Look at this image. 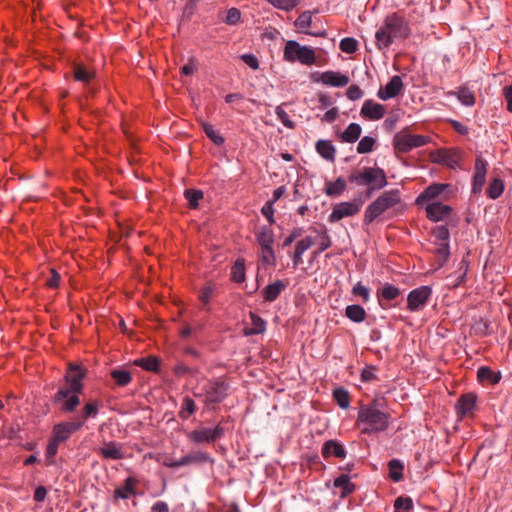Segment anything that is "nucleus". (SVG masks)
<instances>
[{
    "instance_id": "19",
    "label": "nucleus",
    "mask_w": 512,
    "mask_h": 512,
    "mask_svg": "<svg viewBox=\"0 0 512 512\" xmlns=\"http://www.w3.org/2000/svg\"><path fill=\"white\" fill-rule=\"evenodd\" d=\"M318 81L331 87H344L349 83V77L336 71H325L319 76Z\"/></svg>"
},
{
    "instance_id": "50",
    "label": "nucleus",
    "mask_w": 512,
    "mask_h": 512,
    "mask_svg": "<svg viewBox=\"0 0 512 512\" xmlns=\"http://www.w3.org/2000/svg\"><path fill=\"white\" fill-rule=\"evenodd\" d=\"M260 259L265 266H274L276 263V256L273 247L261 248Z\"/></svg>"
},
{
    "instance_id": "23",
    "label": "nucleus",
    "mask_w": 512,
    "mask_h": 512,
    "mask_svg": "<svg viewBox=\"0 0 512 512\" xmlns=\"http://www.w3.org/2000/svg\"><path fill=\"white\" fill-rule=\"evenodd\" d=\"M317 153L329 162H334L336 159V148L330 140H318L315 145Z\"/></svg>"
},
{
    "instance_id": "26",
    "label": "nucleus",
    "mask_w": 512,
    "mask_h": 512,
    "mask_svg": "<svg viewBox=\"0 0 512 512\" xmlns=\"http://www.w3.org/2000/svg\"><path fill=\"white\" fill-rule=\"evenodd\" d=\"M285 288H286V284L282 280H277V281L267 285L262 290V295H263L264 300L267 302L275 301Z\"/></svg>"
},
{
    "instance_id": "58",
    "label": "nucleus",
    "mask_w": 512,
    "mask_h": 512,
    "mask_svg": "<svg viewBox=\"0 0 512 512\" xmlns=\"http://www.w3.org/2000/svg\"><path fill=\"white\" fill-rule=\"evenodd\" d=\"M214 292V286L209 283L206 284L199 293V299L202 302L203 306H206L210 303V300L212 298Z\"/></svg>"
},
{
    "instance_id": "52",
    "label": "nucleus",
    "mask_w": 512,
    "mask_h": 512,
    "mask_svg": "<svg viewBox=\"0 0 512 512\" xmlns=\"http://www.w3.org/2000/svg\"><path fill=\"white\" fill-rule=\"evenodd\" d=\"M60 442L56 441L52 437L50 438L47 447H46V459H47V465H52L54 463V457L56 456L58 452Z\"/></svg>"
},
{
    "instance_id": "35",
    "label": "nucleus",
    "mask_w": 512,
    "mask_h": 512,
    "mask_svg": "<svg viewBox=\"0 0 512 512\" xmlns=\"http://www.w3.org/2000/svg\"><path fill=\"white\" fill-rule=\"evenodd\" d=\"M345 316L354 323H361L366 319L367 314L362 306L352 304L345 308Z\"/></svg>"
},
{
    "instance_id": "39",
    "label": "nucleus",
    "mask_w": 512,
    "mask_h": 512,
    "mask_svg": "<svg viewBox=\"0 0 512 512\" xmlns=\"http://www.w3.org/2000/svg\"><path fill=\"white\" fill-rule=\"evenodd\" d=\"M389 467V477L394 482H399L403 478V470L404 465L403 463L398 459H392L388 463Z\"/></svg>"
},
{
    "instance_id": "33",
    "label": "nucleus",
    "mask_w": 512,
    "mask_h": 512,
    "mask_svg": "<svg viewBox=\"0 0 512 512\" xmlns=\"http://www.w3.org/2000/svg\"><path fill=\"white\" fill-rule=\"evenodd\" d=\"M400 289L390 283H385L377 290V298L379 302L382 300L392 301L400 295Z\"/></svg>"
},
{
    "instance_id": "61",
    "label": "nucleus",
    "mask_w": 512,
    "mask_h": 512,
    "mask_svg": "<svg viewBox=\"0 0 512 512\" xmlns=\"http://www.w3.org/2000/svg\"><path fill=\"white\" fill-rule=\"evenodd\" d=\"M240 19H241L240 10L233 7L227 11L224 22L228 25H235L240 21Z\"/></svg>"
},
{
    "instance_id": "63",
    "label": "nucleus",
    "mask_w": 512,
    "mask_h": 512,
    "mask_svg": "<svg viewBox=\"0 0 512 512\" xmlns=\"http://www.w3.org/2000/svg\"><path fill=\"white\" fill-rule=\"evenodd\" d=\"M375 372H376V368L374 366L365 367L361 372L362 382H370L372 380L377 379Z\"/></svg>"
},
{
    "instance_id": "29",
    "label": "nucleus",
    "mask_w": 512,
    "mask_h": 512,
    "mask_svg": "<svg viewBox=\"0 0 512 512\" xmlns=\"http://www.w3.org/2000/svg\"><path fill=\"white\" fill-rule=\"evenodd\" d=\"M334 487L341 489L340 495L342 498L349 496L356 489L355 484L351 482L350 476L347 474H342L339 477H337L334 480Z\"/></svg>"
},
{
    "instance_id": "53",
    "label": "nucleus",
    "mask_w": 512,
    "mask_h": 512,
    "mask_svg": "<svg viewBox=\"0 0 512 512\" xmlns=\"http://www.w3.org/2000/svg\"><path fill=\"white\" fill-rule=\"evenodd\" d=\"M413 508V502L409 497H398L394 502V512H407Z\"/></svg>"
},
{
    "instance_id": "3",
    "label": "nucleus",
    "mask_w": 512,
    "mask_h": 512,
    "mask_svg": "<svg viewBox=\"0 0 512 512\" xmlns=\"http://www.w3.org/2000/svg\"><path fill=\"white\" fill-rule=\"evenodd\" d=\"M411 34L409 22L398 13L386 16L383 24L375 33V44L379 50L391 46L395 39H406Z\"/></svg>"
},
{
    "instance_id": "57",
    "label": "nucleus",
    "mask_w": 512,
    "mask_h": 512,
    "mask_svg": "<svg viewBox=\"0 0 512 512\" xmlns=\"http://www.w3.org/2000/svg\"><path fill=\"white\" fill-rule=\"evenodd\" d=\"M99 407L96 402H88L85 404V406L82 409V419L85 421L89 417H96L98 414Z\"/></svg>"
},
{
    "instance_id": "22",
    "label": "nucleus",
    "mask_w": 512,
    "mask_h": 512,
    "mask_svg": "<svg viewBox=\"0 0 512 512\" xmlns=\"http://www.w3.org/2000/svg\"><path fill=\"white\" fill-rule=\"evenodd\" d=\"M476 396L473 393L463 394L456 404V412L460 418L470 413L476 404Z\"/></svg>"
},
{
    "instance_id": "5",
    "label": "nucleus",
    "mask_w": 512,
    "mask_h": 512,
    "mask_svg": "<svg viewBox=\"0 0 512 512\" xmlns=\"http://www.w3.org/2000/svg\"><path fill=\"white\" fill-rule=\"evenodd\" d=\"M401 201L400 191L391 189L382 193L373 202H371L364 213V223L371 224L375 219L383 215L389 209L398 205Z\"/></svg>"
},
{
    "instance_id": "31",
    "label": "nucleus",
    "mask_w": 512,
    "mask_h": 512,
    "mask_svg": "<svg viewBox=\"0 0 512 512\" xmlns=\"http://www.w3.org/2000/svg\"><path fill=\"white\" fill-rule=\"evenodd\" d=\"M505 184L504 181L499 177L491 178L488 187L486 189V195L489 199L496 200L504 192Z\"/></svg>"
},
{
    "instance_id": "14",
    "label": "nucleus",
    "mask_w": 512,
    "mask_h": 512,
    "mask_svg": "<svg viewBox=\"0 0 512 512\" xmlns=\"http://www.w3.org/2000/svg\"><path fill=\"white\" fill-rule=\"evenodd\" d=\"M228 394V385L221 380L211 382L205 387V400L207 404L219 403Z\"/></svg>"
},
{
    "instance_id": "30",
    "label": "nucleus",
    "mask_w": 512,
    "mask_h": 512,
    "mask_svg": "<svg viewBox=\"0 0 512 512\" xmlns=\"http://www.w3.org/2000/svg\"><path fill=\"white\" fill-rule=\"evenodd\" d=\"M230 279L236 283H243L246 279L245 260L237 258L231 267Z\"/></svg>"
},
{
    "instance_id": "4",
    "label": "nucleus",
    "mask_w": 512,
    "mask_h": 512,
    "mask_svg": "<svg viewBox=\"0 0 512 512\" xmlns=\"http://www.w3.org/2000/svg\"><path fill=\"white\" fill-rule=\"evenodd\" d=\"M349 181L358 186H366L370 193L381 190L388 184L385 171L377 166L353 171L349 175Z\"/></svg>"
},
{
    "instance_id": "47",
    "label": "nucleus",
    "mask_w": 512,
    "mask_h": 512,
    "mask_svg": "<svg viewBox=\"0 0 512 512\" xmlns=\"http://www.w3.org/2000/svg\"><path fill=\"white\" fill-rule=\"evenodd\" d=\"M431 233L435 243L449 242L450 233L446 226H436Z\"/></svg>"
},
{
    "instance_id": "62",
    "label": "nucleus",
    "mask_w": 512,
    "mask_h": 512,
    "mask_svg": "<svg viewBox=\"0 0 512 512\" xmlns=\"http://www.w3.org/2000/svg\"><path fill=\"white\" fill-rule=\"evenodd\" d=\"M363 95V90L358 85L355 84L350 85L346 90V96L351 101L359 100L363 97Z\"/></svg>"
},
{
    "instance_id": "17",
    "label": "nucleus",
    "mask_w": 512,
    "mask_h": 512,
    "mask_svg": "<svg viewBox=\"0 0 512 512\" xmlns=\"http://www.w3.org/2000/svg\"><path fill=\"white\" fill-rule=\"evenodd\" d=\"M426 216L429 220L434 222L443 221L450 216L452 208L449 205L440 202L428 203L425 207Z\"/></svg>"
},
{
    "instance_id": "48",
    "label": "nucleus",
    "mask_w": 512,
    "mask_h": 512,
    "mask_svg": "<svg viewBox=\"0 0 512 512\" xmlns=\"http://www.w3.org/2000/svg\"><path fill=\"white\" fill-rule=\"evenodd\" d=\"M458 100L465 106H473L475 104V96L468 88H460L457 92Z\"/></svg>"
},
{
    "instance_id": "41",
    "label": "nucleus",
    "mask_w": 512,
    "mask_h": 512,
    "mask_svg": "<svg viewBox=\"0 0 512 512\" xmlns=\"http://www.w3.org/2000/svg\"><path fill=\"white\" fill-rule=\"evenodd\" d=\"M207 459H208V456L206 453H203V452L191 453V454L182 456L180 459H178V464H179V467H183V466H188L193 463L204 462Z\"/></svg>"
},
{
    "instance_id": "25",
    "label": "nucleus",
    "mask_w": 512,
    "mask_h": 512,
    "mask_svg": "<svg viewBox=\"0 0 512 512\" xmlns=\"http://www.w3.org/2000/svg\"><path fill=\"white\" fill-rule=\"evenodd\" d=\"M311 230H313L317 234L316 241L318 248L315 251H313V257L315 258L319 254L330 248L332 245V241L325 227H322L320 230L316 228H312Z\"/></svg>"
},
{
    "instance_id": "51",
    "label": "nucleus",
    "mask_w": 512,
    "mask_h": 512,
    "mask_svg": "<svg viewBox=\"0 0 512 512\" xmlns=\"http://www.w3.org/2000/svg\"><path fill=\"white\" fill-rule=\"evenodd\" d=\"M272 6L284 11H291L298 5V0H266Z\"/></svg>"
},
{
    "instance_id": "45",
    "label": "nucleus",
    "mask_w": 512,
    "mask_h": 512,
    "mask_svg": "<svg viewBox=\"0 0 512 512\" xmlns=\"http://www.w3.org/2000/svg\"><path fill=\"white\" fill-rule=\"evenodd\" d=\"M196 411V405L192 398L186 396L182 400L179 416L182 419H188Z\"/></svg>"
},
{
    "instance_id": "20",
    "label": "nucleus",
    "mask_w": 512,
    "mask_h": 512,
    "mask_svg": "<svg viewBox=\"0 0 512 512\" xmlns=\"http://www.w3.org/2000/svg\"><path fill=\"white\" fill-rule=\"evenodd\" d=\"M138 483L139 481L135 477L126 478L123 485L114 490V499H128L134 496Z\"/></svg>"
},
{
    "instance_id": "27",
    "label": "nucleus",
    "mask_w": 512,
    "mask_h": 512,
    "mask_svg": "<svg viewBox=\"0 0 512 512\" xmlns=\"http://www.w3.org/2000/svg\"><path fill=\"white\" fill-rule=\"evenodd\" d=\"M250 326H246L243 329V333L245 336L257 335L261 334L266 329V322L255 313H250Z\"/></svg>"
},
{
    "instance_id": "10",
    "label": "nucleus",
    "mask_w": 512,
    "mask_h": 512,
    "mask_svg": "<svg viewBox=\"0 0 512 512\" xmlns=\"http://www.w3.org/2000/svg\"><path fill=\"white\" fill-rule=\"evenodd\" d=\"M488 170V162L481 156L475 159L474 171L471 181V193L478 195L482 192L486 183V175Z\"/></svg>"
},
{
    "instance_id": "13",
    "label": "nucleus",
    "mask_w": 512,
    "mask_h": 512,
    "mask_svg": "<svg viewBox=\"0 0 512 512\" xmlns=\"http://www.w3.org/2000/svg\"><path fill=\"white\" fill-rule=\"evenodd\" d=\"M83 425L84 421L79 419L59 423L53 427L52 438L60 443L64 442Z\"/></svg>"
},
{
    "instance_id": "36",
    "label": "nucleus",
    "mask_w": 512,
    "mask_h": 512,
    "mask_svg": "<svg viewBox=\"0 0 512 512\" xmlns=\"http://www.w3.org/2000/svg\"><path fill=\"white\" fill-rule=\"evenodd\" d=\"M346 189V182L343 178L339 177L335 181L327 182L324 192L327 196L335 197L341 195Z\"/></svg>"
},
{
    "instance_id": "24",
    "label": "nucleus",
    "mask_w": 512,
    "mask_h": 512,
    "mask_svg": "<svg viewBox=\"0 0 512 512\" xmlns=\"http://www.w3.org/2000/svg\"><path fill=\"white\" fill-rule=\"evenodd\" d=\"M362 133V127L358 123H350L343 132L339 133L338 139L342 143L356 142Z\"/></svg>"
},
{
    "instance_id": "60",
    "label": "nucleus",
    "mask_w": 512,
    "mask_h": 512,
    "mask_svg": "<svg viewBox=\"0 0 512 512\" xmlns=\"http://www.w3.org/2000/svg\"><path fill=\"white\" fill-rule=\"evenodd\" d=\"M314 243L315 241L311 236H306L296 243L294 250L298 253L304 254Z\"/></svg>"
},
{
    "instance_id": "38",
    "label": "nucleus",
    "mask_w": 512,
    "mask_h": 512,
    "mask_svg": "<svg viewBox=\"0 0 512 512\" xmlns=\"http://www.w3.org/2000/svg\"><path fill=\"white\" fill-rule=\"evenodd\" d=\"M134 364L150 372H157L159 370V359L155 356L137 359L134 361Z\"/></svg>"
},
{
    "instance_id": "32",
    "label": "nucleus",
    "mask_w": 512,
    "mask_h": 512,
    "mask_svg": "<svg viewBox=\"0 0 512 512\" xmlns=\"http://www.w3.org/2000/svg\"><path fill=\"white\" fill-rule=\"evenodd\" d=\"M477 378L482 383L497 384L501 380V373L494 372L487 366H482L477 371Z\"/></svg>"
},
{
    "instance_id": "21",
    "label": "nucleus",
    "mask_w": 512,
    "mask_h": 512,
    "mask_svg": "<svg viewBox=\"0 0 512 512\" xmlns=\"http://www.w3.org/2000/svg\"><path fill=\"white\" fill-rule=\"evenodd\" d=\"M322 456L325 459L330 458L331 456H334L339 459H344L346 457V450L344 446L334 440H328L323 444L322 447Z\"/></svg>"
},
{
    "instance_id": "12",
    "label": "nucleus",
    "mask_w": 512,
    "mask_h": 512,
    "mask_svg": "<svg viewBox=\"0 0 512 512\" xmlns=\"http://www.w3.org/2000/svg\"><path fill=\"white\" fill-rule=\"evenodd\" d=\"M224 434L222 426L217 425L214 428H203L191 431L188 438L195 443H209L220 439Z\"/></svg>"
},
{
    "instance_id": "46",
    "label": "nucleus",
    "mask_w": 512,
    "mask_h": 512,
    "mask_svg": "<svg viewBox=\"0 0 512 512\" xmlns=\"http://www.w3.org/2000/svg\"><path fill=\"white\" fill-rule=\"evenodd\" d=\"M376 145V139L372 136H364L360 139L357 145V152L359 154H367L373 151Z\"/></svg>"
},
{
    "instance_id": "6",
    "label": "nucleus",
    "mask_w": 512,
    "mask_h": 512,
    "mask_svg": "<svg viewBox=\"0 0 512 512\" xmlns=\"http://www.w3.org/2000/svg\"><path fill=\"white\" fill-rule=\"evenodd\" d=\"M283 58L289 63L299 62L306 66H312L316 63L315 50L312 47L300 45L294 40L286 42Z\"/></svg>"
},
{
    "instance_id": "42",
    "label": "nucleus",
    "mask_w": 512,
    "mask_h": 512,
    "mask_svg": "<svg viewBox=\"0 0 512 512\" xmlns=\"http://www.w3.org/2000/svg\"><path fill=\"white\" fill-rule=\"evenodd\" d=\"M435 246V254L437 256L439 266H443L450 256L449 242L435 243Z\"/></svg>"
},
{
    "instance_id": "16",
    "label": "nucleus",
    "mask_w": 512,
    "mask_h": 512,
    "mask_svg": "<svg viewBox=\"0 0 512 512\" xmlns=\"http://www.w3.org/2000/svg\"><path fill=\"white\" fill-rule=\"evenodd\" d=\"M385 113V107L372 99L365 100L360 110L361 117L370 121H378L382 119Z\"/></svg>"
},
{
    "instance_id": "59",
    "label": "nucleus",
    "mask_w": 512,
    "mask_h": 512,
    "mask_svg": "<svg viewBox=\"0 0 512 512\" xmlns=\"http://www.w3.org/2000/svg\"><path fill=\"white\" fill-rule=\"evenodd\" d=\"M275 114L285 127L294 128V122L290 119L288 113L281 106L276 107Z\"/></svg>"
},
{
    "instance_id": "56",
    "label": "nucleus",
    "mask_w": 512,
    "mask_h": 512,
    "mask_svg": "<svg viewBox=\"0 0 512 512\" xmlns=\"http://www.w3.org/2000/svg\"><path fill=\"white\" fill-rule=\"evenodd\" d=\"M352 294L354 296L361 297L364 303H367L370 299V291L361 282L356 283L352 288Z\"/></svg>"
},
{
    "instance_id": "54",
    "label": "nucleus",
    "mask_w": 512,
    "mask_h": 512,
    "mask_svg": "<svg viewBox=\"0 0 512 512\" xmlns=\"http://www.w3.org/2000/svg\"><path fill=\"white\" fill-rule=\"evenodd\" d=\"M441 161L451 169H456L457 167H459V158L456 152H445L442 156Z\"/></svg>"
},
{
    "instance_id": "43",
    "label": "nucleus",
    "mask_w": 512,
    "mask_h": 512,
    "mask_svg": "<svg viewBox=\"0 0 512 512\" xmlns=\"http://www.w3.org/2000/svg\"><path fill=\"white\" fill-rule=\"evenodd\" d=\"M202 129L207 137L216 145H222L225 141L224 137L210 123L203 122Z\"/></svg>"
},
{
    "instance_id": "34",
    "label": "nucleus",
    "mask_w": 512,
    "mask_h": 512,
    "mask_svg": "<svg viewBox=\"0 0 512 512\" xmlns=\"http://www.w3.org/2000/svg\"><path fill=\"white\" fill-rule=\"evenodd\" d=\"M294 24L301 32L306 33L308 35H314V36H325L326 35L325 32L315 34V33L306 31V29L309 28L312 24V14L310 11H305V12L301 13L295 20Z\"/></svg>"
},
{
    "instance_id": "40",
    "label": "nucleus",
    "mask_w": 512,
    "mask_h": 512,
    "mask_svg": "<svg viewBox=\"0 0 512 512\" xmlns=\"http://www.w3.org/2000/svg\"><path fill=\"white\" fill-rule=\"evenodd\" d=\"M111 377L121 387L127 386L132 381V375L126 369H113Z\"/></svg>"
},
{
    "instance_id": "2",
    "label": "nucleus",
    "mask_w": 512,
    "mask_h": 512,
    "mask_svg": "<svg viewBox=\"0 0 512 512\" xmlns=\"http://www.w3.org/2000/svg\"><path fill=\"white\" fill-rule=\"evenodd\" d=\"M85 373L80 366L70 365L65 375L66 386L61 387L54 396L55 403L61 404V410L72 412L80 404L79 394L83 390Z\"/></svg>"
},
{
    "instance_id": "37",
    "label": "nucleus",
    "mask_w": 512,
    "mask_h": 512,
    "mask_svg": "<svg viewBox=\"0 0 512 512\" xmlns=\"http://www.w3.org/2000/svg\"><path fill=\"white\" fill-rule=\"evenodd\" d=\"M95 76L94 71L89 70L87 67L81 64L74 66V78L75 80L88 84Z\"/></svg>"
},
{
    "instance_id": "18",
    "label": "nucleus",
    "mask_w": 512,
    "mask_h": 512,
    "mask_svg": "<svg viewBox=\"0 0 512 512\" xmlns=\"http://www.w3.org/2000/svg\"><path fill=\"white\" fill-rule=\"evenodd\" d=\"M98 453L106 460H121L125 458L123 445L115 441L105 443L99 448Z\"/></svg>"
},
{
    "instance_id": "28",
    "label": "nucleus",
    "mask_w": 512,
    "mask_h": 512,
    "mask_svg": "<svg viewBox=\"0 0 512 512\" xmlns=\"http://www.w3.org/2000/svg\"><path fill=\"white\" fill-rule=\"evenodd\" d=\"M274 232L270 226H262L256 234L257 243L260 248L273 247Z\"/></svg>"
},
{
    "instance_id": "15",
    "label": "nucleus",
    "mask_w": 512,
    "mask_h": 512,
    "mask_svg": "<svg viewBox=\"0 0 512 512\" xmlns=\"http://www.w3.org/2000/svg\"><path fill=\"white\" fill-rule=\"evenodd\" d=\"M404 89L402 78L398 75L391 77L390 81L377 91V97L383 101L397 97Z\"/></svg>"
},
{
    "instance_id": "64",
    "label": "nucleus",
    "mask_w": 512,
    "mask_h": 512,
    "mask_svg": "<svg viewBox=\"0 0 512 512\" xmlns=\"http://www.w3.org/2000/svg\"><path fill=\"white\" fill-rule=\"evenodd\" d=\"M502 94L507 103L508 112L512 113V84L505 86L502 89Z\"/></svg>"
},
{
    "instance_id": "9",
    "label": "nucleus",
    "mask_w": 512,
    "mask_h": 512,
    "mask_svg": "<svg viewBox=\"0 0 512 512\" xmlns=\"http://www.w3.org/2000/svg\"><path fill=\"white\" fill-rule=\"evenodd\" d=\"M432 295V289L429 286H420L411 290L407 296V309L410 312L422 310L428 303Z\"/></svg>"
},
{
    "instance_id": "7",
    "label": "nucleus",
    "mask_w": 512,
    "mask_h": 512,
    "mask_svg": "<svg viewBox=\"0 0 512 512\" xmlns=\"http://www.w3.org/2000/svg\"><path fill=\"white\" fill-rule=\"evenodd\" d=\"M431 141L429 136L412 134L406 130H402L395 134L393 138V146L395 151L399 153H408L414 148L425 146Z\"/></svg>"
},
{
    "instance_id": "11",
    "label": "nucleus",
    "mask_w": 512,
    "mask_h": 512,
    "mask_svg": "<svg viewBox=\"0 0 512 512\" xmlns=\"http://www.w3.org/2000/svg\"><path fill=\"white\" fill-rule=\"evenodd\" d=\"M361 205L362 203L357 201L338 203L333 207L328 220L329 222L334 223L343 218L354 216L360 212Z\"/></svg>"
},
{
    "instance_id": "49",
    "label": "nucleus",
    "mask_w": 512,
    "mask_h": 512,
    "mask_svg": "<svg viewBox=\"0 0 512 512\" xmlns=\"http://www.w3.org/2000/svg\"><path fill=\"white\" fill-rule=\"evenodd\" d=\"M339 47L342 52L347 54H353L358 49V42L356 39L352 37H346L340 41Z\"/></svg>"
},
{
    "instance_id": "8",
    "label": "nucleus",
    "mask_w": 512,
    "mask_h": 512,
    "mask_svg": "<svg viewBox=\"0 0 512 512\" xmlns=\"http://www.w3.org/2000/svg\"><path fill=\"white\" fill-rule=\"evenodd\" d=\"M451 188L450 184L447 183H433L421 192L416 198L417 205H423L424 203L441 202L449 199L446 194Z\"/></svg>"
},
{
    "instance_id": "55",
    "label": "nucleus",
    "mask_w": 512,
    "mask_h": 512,
    "mask_svg": "<svg viewBox=\"0 0 512 512\" xmlns=\"http://www.w3.org/2000/svg\"><path fill=\"white\" fill-rule=\"evenodd\" d=\"M185 197L189 202L191 208L198 207L199 200L203 197V192L200 190L188 189L185 191Z\"/></svg>"
},
{
    "instance_id": "1",
    "label": "nucleus",
    "mask_w": 512,
    "mask_h": 512,
    "mask_svg": "<svg viewBox=\"0 0 512 512\" xmlns=\"http://www.w3.org/2000/svg\"><path fill=\"white\" fill-rule=\"evenodd\" d=\"M392 421L385 397H375L359 407L356 426L362 434H377L386 431Z\"/></svg>"
},
{
    "instance_id": "44",
    "label": "nucleus",
    "mask_w": 512,
    "mask_h": 512,
    "mask_svg": "<svg viewBox=\"0 0 512 512\" xmlns=\"http://www.w3.org/2000/svg\"><path fill=\"white\" fill-rule=\"evenodd\" d=\"M333 398L342 409H347L350 405V396L344 388H337L333 391Z\"/></svg>"
}]
</instances>
